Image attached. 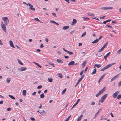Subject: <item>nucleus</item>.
<instances>
[{"label":"nucleus","mask_w":121,"mask_h":121,"mask_svg":"<svg viewBox=\"0 0 121 121\" xmlns=\"http://www.w3.org/2000/svg\"><path fill=\"white\" fill-rule=\"evenodd\" d=\"M105 17V16H104L103 17H100V19H101L102 18L103 19H104V17Z\"/></svg>","instance_id":"nucleus-57"},{"label":"nucleus","mask_w":121,"mask_h":121,"mask_svg":"<svg viewBox=\"0 0 121 121\" xmlns=\"http://www.w3.org/2000/svg\"><path fill=\"white\" fill-rule=\"evenodd\" d=\"M98 40L97 39H96V40H95L93 41L92 42V43H96L98 42V41L97 40Z\"/></svg>","instance_id":"nucleus-29"},{"label":"nucleus","mask_w":121,"mask_h":121,"mask_svg":"<svg viewBox=\"0 0 121 121\" xmlns=\"http://www.w3.org/2000/svg\"><path fill=\"white\" fill-rule=\"evenodd\" d=\"M92 19H96V20H99V19H98L97 18H96V17H94V18H93Z\"/></svg>","instance_id":"nucleus-61"},{"label":"nucleus","mask_w":121,"mask_h":121,"mask_svg":"<svg viewBox=\"0 0 121 121\" xmlns=\"http://www.w3.org/2000/svg\"><path fill=\"white\" fill-rule=\"evenodd\" d=\"M66 88L65 89H64L63 90V91H62V94L63 95L66 92Z\"/></svg>","instance_id":"nucleus-31"},{"label":"nucleus","mask_w":121,"mask_h":121,"mask_svg":"<svg viewBox=\"0 0 121 121\" xmlns=\"http://www.w3.org/2000/svg\"><path fill=\"white\" fill-rule=\"evenodd\" d=\"M105 74H103L102 76L101 77V78H100V79L98 81V82L99 83L101 80L103 78V77L105 76Z\"/></svg>","instance_id":"nucleus-17"},{"label":"nucleus","mask_w":121,"mask_h":121,"mask_svg":"<svg viewBox=\"0 0 121 121\" xmlns=\"http://www.w3.org/2000/svg\"><path fill=\"white\" fill-rule=\"evenodd\" d=\"M82 80L80 78H79L77 82L76 83L75 87L78 85L79 83L80 82V81Z\"/></svg>","instance_id":"nucleus-14"},{"label":"nucleus","mask_w":121,"mask_h":121,"mask_svg":"<svg viewBox=\"0 0 121 121\" xmlns=\"http://www.w3.org/2000/svg\"><path fill=\"white\" fill-rule=\"evenodd\" d=\"M50 22L51 23H54V24L55 23V22H56L54 21H53V20H51L50 21Z\"/></svg>","instance_id":"nucleus-40"},{"label":"nucleus","mask_w":121,"mask_h":121,"mask_svg":"<svg viewBox=\"0 0 121 121\" xmlns=\"http://www.w3.org/2000/svg\"><path fill=\"white\" fill-rule=\"evenodd\" d=\"M119 76V74H118L116 76H115L114 77V78L115 79V78H117V77H118Z\"/></svg>","instance_id":"nucleus-50"},{"label":"nucleus","mask_w":121,"mask_h":121,"mask_svg":"<svg viewBox=\"0 0 121 121\" xmlns=\"http://www.w3.org/2000/svg\"><path fill=\"white\" fill-rule=\"evenodd\" d=\"M104 99H103L101 98L99 100V102H101V103H102L103 101H104Z\"/></svg>","instance_id":"nucleus-36"},{"label":"nucleus","mask_w":121,"mask_h":121,"mask_svg":"<svg viewBox=\"0 0 121 121\" xmlns=\"http://www.w3.org/2000/svg\"><path fill=\"white\" fill-rule=\"evenodd\" d=\"M9 43L10 45L12 47H13V48H15V47L13 45V42L12 41H9Z\"/></svg>","instance_id":"nucleus-12"},{"label":"nucleus","mask_w":121,"mask_h":121,"mask_svg":"<svg viewBox=\"0 0 121 121\" xmlns=\"http://www.w3.org/2000/svg\"><path fill=\"white\" fill-rule=\"evenodd\" d=\"M86 64V62H85V61H84L83 62V63H82V68H83L85 67Z\"/></svg>","instance_id":"nucleus-27"},{"label":"nucleus","mask_w":121,"mask_h":121,"mask_svg":"<svg viewBox=\"0 0 121 121\" xmlns=\"http://www.w3.org/2000/svg\"><path fill=\"white\" fill-rule=\"evenodd\" d=\"M84 75H83L81 77V78H80L81 80H82V79H83V78L84 77Z\"/></svg>","instance_id":"nucleus-54"},{"label":"nucleus","mask_w":121,"mask_h":121,"mask_svg":"<svg viewBox=\"0 0 121 121\" xmlns=\"http://www.w3.org/2000/svg\"><path fill=\"white\" fill-rule=\"evenodd\" d=\"M80 99H78L77 100V101H76V103L74 105V106H75L80 101Z\"/></svg>","instance_id":"nucleus-22"},{"label":"nucleus","mask_w":121,"mask_h":121,"mask_svg":"<svg viewBox=\"0 0 121 121\" xmlns=\"http://www.w3.org/2000/svg\"><path fill=\"white\" fill-rule=\"evenodd\" d=\"M108 44V42H107L104 45V47H105Z\"/></svg>","instance_id":"nucleus-52"},{"label":"nucleus","mask_w":121,"mask_h":121,"mask_svg":"<svg viewBox=\"0 0 121 121\" xmlns=\"http://www.w3.org/2000/svg\"><path fill=\"white\" fill-rule=\"evenodd\" d=\"M36 93V92H34L32 94V95H35Z\"/></svg>","instance_id":"nucleus-51"},{"label":"nucleus","mask_w":121,"mask_h":121,"mask_svg":"<svg viewBox=\"0 0 121 121\" xmlns=\"http://www.w3.org/2000/svg\"><path fill=\"white\" fill-rule=\"evenodd\" d=\"M42 87V86L41 85L38 86H37V89H40Z\"/></svg>","instance_id":"nucleus-35"},{"label":"nucleus","mask_w":121,"mask_h":121,"mask_svg":"<svg viewBox=\"0 0 121 121\" xmlns=\"http://www.w3.org/2000/svg\"><path fill=\"white\" fill-rule=\"evenodd\" d=\"M34 19L36 21H38L40 22V20H39L38 18H34Z\"/></svg>","instance_id":"nucleus-46"},{"label":"nucleus","mask_w":121,"mask_h":121,"mask_svg":"<svg viewBox=\"0 0 121 121\" xmlns=\"http://www.w3.org/2000/svg\"><path fill=\"white\" fill-rule=\"evenodd\" d=\"M2 20L4 22L5 24L7 25L9 22L8 18L7 17H2Z\"/></svg>","instance_id":"nucleus-4"},{"label":"nucleus","mask_w":121,"mask_h":121,"mask_svg":"<svg viewBox=\"0 0 121 121\" xmlns=\"http://www.w3.org/2000/svg\"><path fill=\"white\" fill-rule=\"evenodd\" d=\"M27 69V68L26 67H22L21 68H19L18 70L21 71H24Z\"/></svg>","instance_id":"nucleus-7"},{"label":"nucleus","mask_w":121,"mask_h":121,"mask_svg":"<svg viewBox=\"0 0 121 121\" xmlns=\"http://www.w3.org/2000/svg\"><path fill=\"white\" fill-rule=\"evenodd\" d=\"M112 7H100L99 8V9L103 10H108L111 9H113Z\"/></svg>","instance_id":"nucleus-5"},{"label":"nucleus","mask_w":121,"mask_h":121,"mask_svg":"<svg viewBox=\"0 0 121 121\" xmlns=\"http://www.w3.org/2000/svg\"><path fill=\"white\" fill-rule=\"evenodd\" d=\"M52 15L54 17H56V14L54 13H52Z\"/></svg>","instance_id":"nucleus-44"},{"label":"nucleus","mask_w":121,"mask_h":121,"mask_svg":"<svg viewBox=\"0 0 121 121\" xmlns=\"http://www.w3.org/2000/svg\"><path fill=\"white\" fill-rule=\"evenodd\" d=\"M44 46L43 44H41L40 46V47L41 48H43V47Z\"/></svg>","instance_id":"nucleus-60"},{"label":"nucleus","mask_w":121,"mask_h":121,"mask_svg":"<svg viewBox=\"0 0 121 121\" xmlns=\"http://www.w3.org/2000/svg\"><path fill=\"white\" fill-rule=\"evenodd\" d=\"M69 28V26H64L63 27V29L64 30H65L68 29Z\"/></svg>","instance_id":"nucleus-20"},{"label":"nucleus","mask_w":121,"mask_h":121,"mask_svg":"<svg viewBox=\"0 0 121 121\" xmlns=\"http://www.w3.org/2000/svg\"><path fill=\"white\" fill-rule=\"evenodd\" d=\"M96 69L95 68L94 69L93 71L91 73V74L92 75L93 74L96 73Z\"/></svg>","instance_id":"nucleus-21"},{"label":"nucleus","mask_w":121,"mask_h":121,"mask_svg":"<svg viewBox=\"0 0 121 121\" xmlns=\"http://www.w3.org/2000/svg\"><path fill=\"white\" fill-rule=\"evenodd\" d=\"M9 96L13 99H15V98L14 97H13V96H12V95H9Z\"/></svg>","instance_id":"nucleus-23"},{"label":"nucleus","mask_w":121,"mask_h":121,"mask_svg":"<svg viewBox=\"0 0 121 121\" xmlns=\"http://www.w3.org/2000/svg\"><path fill=\"white\" fill-rule=\"evenodd\" d=\"M66 52L69 55H71L73 54V52L71 51H69L67 50Z\"/></svg>","instance_id":"nucleus-28"},{"label":"nucleus","mask_w":121,"mask_h":121,"mask_svg":"<svg viewBox=\"0 0 121 121\" xmlns=\"http://www.w3.org/2000/svg\"><path fill=\"white\" fill-rule=\"evenodd\" d=\"M95 103L94 101H92L91 102V105H93L95 104Z\"/></svg>","instance_id":"nucleus-41"},{"label":"nucleus","mask_w":121,"mask_h":121,"mask_svg":"<svg viewBox=\"0 0 121 121\" xmlns=\"http://www.w3.org/2000/svg\"><path fill=\"white\" fill-rule=\"evenodd\" d=\"M95 66H96V67L98 68H99L101 66V65L100 64H95Z\"/></svg>","instance_id":"nucleus-24"},{"label":"nucleus","mask_w":121,"mask_h":121,"mask_svg":"<svg viewBox=\"0 0 121 121\" xmlns=\"http://www.w3.org/2000/svg\"><path fill=\"white\" fill-rule=\"evenodd\" d=\"M1 27L3 30L5 32H6V26L5 24H4L3 22H1Z\"/></svg>","instance_id":"nucleus-3"},{"label":"nucleus","mask_w":121,"mask_h":121,"mask_svg":"<svg viewBox=\"0 0 121 121\" xmlns=\"http://www.w3.org/2000/svg\"><path fill=\"white\" fill-rule=\"evenodd\" d=\"M117 99L121 98V94H119L117 97Z\"/></svg>","instance_id":"nucleus-37"},{"label":"nucleus","mask_w":121,"mask_h":121,"mask_svg":"<svg viewBox=\"0 0 121 121\" xmlns=\"http://www.w3.org/2000/svg\"><path fill=\"white\" fill-rule=\"evenodd\" d=\"M44 97V95L43 93L41 94L40 95V97L41 98H43Z\"/></svg>","instance_id":"nucleus-26"},{"label":"nucleus","mask_w":121,"mask_h":121,"mask_svg":"<svg viewBox=\"0 0 121 121\" xmlns=\"http://www.w3.org/2000/svg\"><path fill=\"white\" fill-rule=\"evenodd\" d=\"M75 63V62L73 61H71L69 62L68 64V65H72L74 64Z\"/></svg>","instance_id":"nucleus-11"},{"label":"nucleus","mask_w":121,"mask_h":121,"mask_svg":"<svg viewBox=\"0 0 121 121\" xmlns=\"http://www.w3.org/2000/svg\"><path fill=\"white\" fill-rule=\"evenodd\" d=\"M83 72H84L83 70H82V71H81L80 73V75L81 76L82 75V74H83Z\"/></svg>","instance_id":"nucleus-42"},{"label":"nucleus","mask_w":121,"mask_h":121,"mask_svg":"<svg viewBox=\"0 0 121 121\" xmlns=\"http://www.w3.org/2000/svg\"><path fill=\"white\" fill-rule=\"evenodd\" d=\"M30 119L31 120L33 121H34L35 120V118H32V117Z\"/></svg>","instance_id":"nucleus-59"},{"label":"nucleus","mask_w":121,"mask_h":121,"mask_svg":"<svg viewBox=\"0 0 121 121\" xmlns=\"http://www.w3.org/2000/svg\"><path fill=\"white\" fill-rule=\"evenodd\" d=\"M103 50L101 48L98 51V52H102Z\"/></svg>","instance_id":"nucleus-53"},{"label":"nucleus","mask_w":121,"mask_h":121,"mask_svg":"<svg viewBox=\"0 0 121 121\" xmlns=\"http://www.w3.org/2000/svg\"><path fill=\"white\" fill-rule=\"evenodd\" d=\"M50 65L52 66H53V67H55V66L54 65V64H53V63H50Z\"/></svg>","instance_id":"nucleus-56"},{"label":"nucleus","mask_w":121,"mask_h":121,"mask_svg":"<svg viewBox=\"0 0 121 121\" xmlns=\"http://www.w3.org/2000/svg\"><path fill=\"white\" fill-rule=\"evenodd\" d=\"M53 80V79L52 78H48V81L49 82H52Z\"/></svg>","instance_id":"nucleus-18"},{"label":"nucleus","mask_w":121,"mask_h":121,"mask_svg":"<svg viewBox=\"0 0 121 121\" xmlns=\"http://www.w3.org/2000/svg\"><path fill=\"white\" fill-rule=\"evenodd\" d=\"M45 40L47 42H48L49 40H48V39L47 38H46Z\"/></svg>","instance_id":"nucleus-48"},{"label":"nucleus","mask_w":121,"mask_h":121,"mask_svg":"<svg viewBox=\"0 0 121 121\" xmlns=\"http://www.w3.org/2000/svg\"><path fill=\"white\" fill-rule=\"evenodd\" d=\"M99 111H98L95 114V116L94 117V118H95L96 117V116L97 115L98 113H99Z\"/></svg>","instance_id":"nucleus-47"},{"label":"nucleus","mask_w":121,"mask_h":121,"mask_svg":"<svg viewBox=\"0 0 121 121\" xmlns=\"http://www.w3.org/2000/svg\"><path fill=\"white\" fill-rule=\"evenodd\" d=\"M121 81L119 82L118 86H121Z\"/></svg>","instance_id":"nucleus-62"},{"label":"nucleus","mask_w":121,"mask_h":121,"mask_svg":"<svg viewBox=\"0 0 121 121\" xmlns=\"http://www.w3.org/2000/svg\"><path fill=\"white\" fill-rule=\"evenodd\" d=\"M117 22H116L115 21H112V23H116Z\"/></svg>","instance_id":"nucleus-55"},{"label":"nucleus","mask_w":121,"mask_h":121,"mask_svg":"<svg viewBox=\"0 0 121 121\" xmlns=\"http://www.w3.org/2000/svg\"><path fill=\"white\" fill-rule=\"evenodd\" d=\"M108 95L107 94H104L103 96L101 97V98L105 100Z\"/></svg>","instance_id":"nucleus-9"},{"label":"nucleus","mask_w":121,"mask_h":121,"mask_svg":"<svg viewBox=\"0 0 121 121\" xmlns=\"http://www.w3.org/2000/svg\"><path fill=\"white\" fill-rule=\"evenodd\" d=\"M7 81V83H9L10 81V79L9 78H7L6 79Z\"/></svg>","instance_id":"nucleus-30"},{"label":"nucleus","mask_w":121,"mask_h":121,"mask_svg":"<svg viewBox=\"0 0 121 121\" xmlns=\"http://www.w3.org/2000/svg\"><path fill=\"white\" fill-rule=\"evenodd\" d=\"M111 20V19H108L106 20L107 22L110 21Z\"/></svg>","instance_id":"nucleus-63"},{"label":"nucleus","mask_w":121,"mask_h":121,"mask_svg":"<svg viewBox=\"0 0 121 121\" xmlns=\"http://www.w3.org/2000/svg\"><path fill=\"white\" fill-rule=\"evenodd\" d=\"M29 8L32 11H35V8L32 7H30Z\"/></svg>","instance_id":"nucleus-32"},{"label":"nucleus","mask_w":121,"mask_h":121,"mask_svg":"<svg viewBox=\"0 0 121 121\" xmlns=\"http://www.w3.org/2000/svg\"><path fill=\"white\" fill-rule=\"evenodd\" d=\"M56 61L57 62L59 63H63V61L62 60L59 59H58Z\"/></svg>","instance_id":"nucleus-16"},{"label":"nucleus","mask_w":121,"mask_h":121,"mask_svg":"<svg viewBox=\"0 0 121 121\" xmlns=\"http://www.w3.org/2000/svg\"><path fill=\"white\" fill-rule=\"evenodd\" d=\"M0 44L1 45H3V43L1 40L0 39Z\"/></svg>","instance_id":"nucleus-58"},{"label":"nucleus","mask_w":121,"mask_h":121,"mask_svg":"<svg viewBox=\"0 0 121 121\" xmlns=\"http://www.w3.org/2000/svg\"><path fill=\"white\" fill-rule=\"evenodd\" d=\"M11 108H7V111H11Z\"/></svg>","instance_id":"nucleus-49"},{"label":"nucleus","mask_w":121,"mask_h":121,"mask_svg":"<svg viewBox=\"0 0 121 121\" xmlns=\"http://www.w3.org/2000/svg\"><path fill=\"white\" fill-rule=\"evenodd\" d=\"M18 63L19 64H20L22 65H23V64L22 63L21 61L19 59H18Z\"/></svg>","instance_id":"nucleus-34"},{"label":"nucleus","mask_w":121,"mask_h":121,"mask_svg":"<svg viewBox=\"0 0 121 121\" xmlns=\"http://www.w3.org/2000/svg\"><path fill=\"white\" fill-rule=\"evenodd\" d=\"M77 20L75 19H73V21L72 23V25H74L75 24L77 23Z\"/></svg>","instance_id":"nucleus-10"},{"label":"nucleus","mask_w":121,"mask_h":121,"mask_svg":"<svg viewBox=\"0 0 121 121\" xmlns=\"http://www.w3.org/2000/svg\"><path fill=\"white\" fill-rule=\"evenodd\" d=\"M102 38V36H101L98 39H97L98 41L99 40H100L101 38Z\"/></svg>","instance_id":"nucleus-45"},{"label":"nucleus","mask_w":121,"mask_h":121,"mask_svg":"<svg viewBox=\"0 0 121 121\" xmlns=\"http://www.w3.org/2000/svg\"><path fill=\"white\" fill-rule=\"evenodd\" d=\"M87 67H86L85 69V70L84 71V72H86L87 71Z\"/></svg>","instance_id":"nucleus-64"},{"label":"nucleus","mask_w":121,"mask_h":121,"mask_svg":"<svg viewBox=\"0 0 121 121\" xmlns=\"http://www.w3.org/2000/svg\"><path fill=\"white\" fill-rule=\"evenodd\" d=\"M57 75L59 77H60L61 78H62L63 76L62 74L61 73H58V74Z\"/></svg>","instance_id":"nucleus-25"},{"label":"nucleus","mask_w":121,"mask_h":121,"mask_svg":"<svg viewBox=\"0 0 121 121\" xmlns=\"http://www.w3.org/2000/svg\"><path fill=\"white\" fill-rule=\"evenodd\" d=\"M105 87H104L101 90L95 95L96 97H98L99 95L102 94L103 92L105 91Z\"/></svg>","instance_id":"nucleus-2"},{"label":"nucleus","mask_w":121,"mask_h":121,"mask_svg":"<svg viewBox=\"0 0 121 121\" xmlns=\"http://www.w3.org/2000/svg\"><path fill=\"white\" fill-rule=\"evenodd\" d=\"M71 117V116H69L66 119V120L67 121H68V120H69V119Z\"/></svg>","instance_id":"nucleus-43"},{"label":"nucleus","mask_w":121,"mask_h":121,"mask_svg":"<svg viewBox=\"0 0 121 121\" xmlns=\"http://www.w3.org/2000/svg\"><path fill=\"white\" fill-rule=\"evenodd\" d=\"M121 52V48L119 49L117 52V53L118 54H119Z\"/></svg>","instance_id":"nucleus-33"},{"label":"nucleus","mask_w":121,"mask_h":121,"mask_svg":"<svg viewBox=\"0 0 121 121\" xmlns=\"http://www.w3.org/2000/svg\"><path fill=\"white\" fill-rule=\"evenodd\" d=\"M83 115H82V114H81V115L78 118L79 119H80V120H81V119L82 118V116H83Z\"/></svg>","instance_id":"nucleus-39"},{"label":"nucleus","mask_w":121,"mask_h":121,"mask_svg":"<svg viewBox=\"0 0 121 121\" xmlns=\"http://www.w3.org/2000/svg\"><path fill=\"white\" fill-rule=\"evenodd\" d=\"M115 64V63H112L111 64H109L106 66H105V67L102 68L101 70V71H103L104 70H105L106 69H108L109 68V67H110L112 65H113Z\"/></svg>","instance_id":"nucleus-1"},{"label":"nucleus","mask_w":121,"mask_h":121,"mask_svg":"<svg viewBox=\"0 0 121 121\" xmlns=\"http://www.w3.org/2000/svg\"><path fill=\"white\" fill-rule=\"evenodd\" d=\"M110 54V52H109L107 53L106 55H105L104 56V58L105 60H107V57L108 56V55Z\"/></svg>","instance_id":"nucleus-13"},{"label":"nucleus","mask_w":121,"mask_h":121,"mask_svg":"<svg viewBox=\"0 0 121 121\" xmlns=\"http://www.w3.org/2000/svg\"><path fill=\"white\" fill-rule=\"evenodd\" d=\"M87 14L88 15L90 16L94 17V14L90 12L87 13Z\"/></svg>","instance_id":"nucleus-19"},{"label":"nucleus","mask_w":121,"mask_h":121,"mask_svg":"<svg viewBox=\"0 0 121 121\" xmlns=\"http://www.w3.org/2000/svg\"><path fill=\"white\" fill-rule=\"evenodd\" d=\"M40 112H39V113L41 115H44L46 114V112L44 110H40Z\"/></svg>","instance_id":"nucleus-8"},{"label":"nucleus","mask_w":121,"mask_h":121,"mask_svg":"<svg viewBox=\"0 0 121 121\" xmlns=\"http://www.w3.org/2000/svg\"><path fill=\"white\" fill-rule=\"evenodd\" d=\"M86 33L85 32H84V33H83L81 35V37H82L84 36L85 35Z\"/></svg>","instance_id":"nucleus-38"},{"label":"nucleus","mask_w":121,"mask_h":121,"mask_svg":"<svg viewBox=\"0 0 121 121\" xmlns=\"http://www.w3.org/2000/svg\"><path fill=\"white\" fill-rule=\"evenodd\" d=\"M26 91L25 90H23L22 93L23 96H25L26 95Z\"/></svg>","instance_id":"nucleus-15"},{"label":"nucleus","mask_w":121,"mask_h":121,"mask_svg":"<svg viewBox=\"0 0 121 121\" xmlns=\"http://www.w3.org/2000/svg\"><path fill=\"white\" fill-rule=\"evenodd\" d=\"M119 91H117L114 93L112 95V96L114 98H115L119 94Z\"/></svg>","instance_id":"nucleus-6"}]
</instances>
